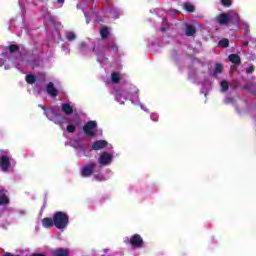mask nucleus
I'll return each instance as SVG.
<instances>
[{
    "label": "nucleus",
    "instance_id": "obj_1",
    "mask_svg": "<svg viewBox=\"0 0 256 256\" xmlns=\"http://www.w3.org/2000/svg\"><path fill=\"white\" fill-rule=\"evenodd\" d=\"M27 61H31L29 56L19 54V46L10 45L8 52L0 54V67L4 69H11V67H16V69H21L23 65H27Z\"/></svg>",
    "mask_w": 256,
    "mask_h": 256
},
{
    "label": "nucleus",
    "instance_id": "obj_2",
    "mask_svg": "<svg viewBox=\"0 0 256 256\" xmlns=\"http://www.w3.org/2000/svg\"><path fill=\"white\" fill-rule=\"evenodd\" d=\"M41 109H44L46 117L49 121H53L56 125H60L61 129H64L63 123H67L66 131L73 133L77 127L81 125V118L79 116H72L71 118L63 117L61 111L57 108H50L45 110V107L39 105Z\"/></svg>",
    "mask_w": 256,
    "mask_h": 256
},
{
    "label": "nucleus",
    "instance_id": "obj_3",
    "mask_svg": "<svg viewBox=\"0 0 256 256\" xmlns=\"http://www.w3.org/2000/svg\"><path fill=\"white\" fill-rule=\"evenodd\" d=\"M114 97L120 105H125V101L137 103L139 101V89L131 83H125L121 89L115 90Z\"/></svg>",
    "mask_w": 256,
    "mask_h": 256
},
{
    "label": "nucleus",
    "instance_id": "obj_4",
    "mask_svg": "<svg viewBox=\"0 0 256 256\" xmlns=\"http://www.w3.org/2000/svg\"><path fill=\"white\" fill-rule=\"evenodd\" d=\"M15 165H17V161L14 160L13 156L9 150H1L0 151V168L3 173H7L9 171H13L15 169Z\"/></svg>",
    "mask_w": 256,
    "mask_h": 256
},
{
    "label": "nucleus",
    "instance_id": "obj_5",
    "mask_svg": "<svg viewBox=\"0 0 256 256\" xmlns=\"http://www.w3.org/2000/svg\"><path fill=\"white\" fill-rule=\"evenodd\" d=\"M239 14L234 10H230L227 13H220L215 17L216 23L218 25H228V23H239Z\"/></svg>",
    "mask_w": 256,
    "mask_h": 256
},
{
    "label": "nucleus",
    "instance_id": "obj_6",
    "mask_svg": "<svg viewBox=\"0 0 256 256\" xmlns=\"http://www.w3.org/2000/svg\"><path fill=\"white\" fill-rule=\"evenodd\" d=\"M83 131L86 137H89L90 139L97 137V133L98 135H103L102 131L97 130V121H88L83 126Z\"/></svg>",
    "mask_w": 256,
    "mask_h": 256
},
{
    "label": "nucleus",
    "instance_id": "obj_7",
    "mask_svg": "<svg viewBox=\"0 0 256 256\" xmlns=\"http://www.w3.org/2000/svg\"><path fill=\"white\" fill-rule=\"evenodd\" d=\"M53 221L57 229H65L69 225V216L63 212H56L53 216Z\"/></svg>",
    "mask_w": 256,
    "mask_h": 256
},
{
    "label": "nucleus",
    "instance_id": "obj_8",
    "mask_svg": "<svg viewBox=\"0 0 256 256\" xmlns=\"http://www.w3.org/2000/svg\"><path fill=\"white\" fill-rule=\"evenodd\" d=\"M113 158V152L103 151L98 157V163L102 167H109L113 163Z\"/></svg>",
    "mask_w": 256,
    "mask_h": 256
},
{
    "label": "nucleus",
    "instance_id": "obj_9",
    "mask_svg": "<svg viewBox=\"0 0 256 256\" xmlns=\"http://www.w3.org/2000/svg\"><path fill=\"white\" fill-rule=\"evenodd\" d=\"M97 169V164L92 163L84 166L81 170L82 177H91L93 173H95V170Z\"/></svg>",
    "mask_w": 256,
    "mask_h": 256
},
{
    "label": "nucleus",
    "instance_id": "obj_10",
    "mask_svg": "<svg viewBox=\"0 0 256 256\" xmlns=\"http://www.w3.org/2000/svg\"><path fill=\"white\" fill-rule=\"evenodd\" d=\"M94 53H96L97 61L100 65H105L107 63V57H105V48H94Z\"/></svg>",
    "mask_w": 256,
    "mask_h": 256
},
{
    "label": "nucleus",
    "instance_id": "obj_11",
    "mask_svg": "<svg viewBox=\"0 0 256 256\" xmlns=\"http://www.w3.org/2000/svg\"><path fill=\"white\" fill-rule=\"evenodd\" d=\"M108 143L105 140H97L92 144V150L93 151H101V149H105L107 147Z\"/></svg>",
    "mask_w": 256,
    "mask_h": 256
},
{
    "label": "nucleus",
    "instance_id": "obj_12",
    "mask_svg": "<svg viewBox=\"0 0 256 256\" xmlns=\"http://www.w3.org/2000/svg\"><path fill=\"white\" fill-rule=\"evenodd\" d=\"M130 243L132 245V247H142L143 245V239L141 238V236L135 234L131 240Z\"/></svg>",
    "mask_w": 256,
    "mask_h": 256
},
{
    "label": "nucleus",
    "instance_id": "obj_13",
    "mask_svg": "<svg viewBox=\"0 0 256 256\" xmlns=\"http://www.w3.org/2000/svg\"><path fill=\"white\" fill-rule=\"evenodd\" d=\"M46 91L48 95H50V97H57L58 95V91L55 89V85L53 84V82L48 83Z\"/></svg>",
    "mask_w": 256,
    "mask_h": 256
},
{
    "label": "nucleus",
    "instance_id": "obj_14",
    "mask_svg": "<svg viewBox=\"0 0 256 256\" xmlns=\"http://www.w3.org/2000/svg\"><path fill=\"white\" fill-rule=\"evenodd\" d=\"M70 147H73L74 149H77L78 151L85 153V148L83 146H81V139L71 140Z\"/></svg>",
    "mask_w": 256,
    "mask_h": 256
},
{
    "label": "nucleus",
    "instance_id": "obj_15",
    "mask_svg": "<svg viewBox=\"0 0 256 256\" xmlns=\"http://www.w3.org/2000/svg\"><path fill=\"white\" fill-rule=\"evenodd\" d=\"M62 111L65 115H71L73 113V106L71 103H64L62 104Z\"/></svg>",
    "mask_w": 256,
    "mask_h": 256
},
{
    "label": "nucleus",
    "instance_id": "obj_16",
    "mask_svg": "<svg viewBox=\"0 0 256 256\" xmlns=\"http://www.w3.org/2000/svg\"><path fill=\"white\" fill-rule=\"evenodd\" d=\"M42 225L43 227H45L46 229H49L50 227H53V225H55V222L53 219L51 218H44L42 220Z\"/></svg>",
    "mask_w": 256,
    "mask_h": 256
},
{
    "label": "nucleus",
    "instance_id": "obj_17",
    "mask_svg": "<svg viewBox=\"0 0 256 256\" xmlns=\"http://www.w3.org/2000/svg\"><path fill=\"white\" fill-rule=\"evenodd\" d=\"M65 37L67 41H75V39H77V34L73 31H68L66 32Z\"/></svg>",
    "mask_w": 256,
    "mask_h": 256
},
{
    "label": "nucleus",
    "instance_id": "obj_18",
    "mask_svg": "<svg viewBox=\"0 0 256 256\" xmlns=\"http://www.w3.org/2000/svg\"><path fill=\"white\" fill-rule=\"evenodd\" d=\"M111 81L112 83H119V81H121V74L118 72H113L111 74Z\"/></svg>",
    "mask_w": 256,
    "mask_h": 256
},
{
    "label": "nucleus",
    "instance_id": "obj_19",
    "mask_svg": "<svg viewBox=\"0 0 256 256\" xmlns=\"http://www.w3.org/2000/svg\"><path fill=\"white\" fill-rule=\"evenodd\" d=\"M186 35L188 37L195 35V26L187 25L186 26Z\"/></svg>",
    "mask_w": 256,
    "mask_h": 256
},
{
    "label": "nucleus",
    "instance_id": "obj_20",
    "mask_svg": "<svg viewBox=\"0 0 256 256\" xmlns=\"http://www.w3.org/2000/svg\"><path fill=\"white\" fill-rule=\"evenodd\" d=\"M185 11H188V13H193V11H195V6H193V4L187 2L183 5Z\"/></svg>",
    "mask_w": 256,
    "mask_h": 256
},
{
    "label": "nucleus",
    "instance_id": "obj_21",
    "mask_svg": "<svg viewBox=\"0 0 256 256\" xmlns=\"http://www.w3.org/2000/svg\"><path fill=\"white\" fill-rule=\"evenodd\" d=\"M100 35L103 39H105V37H107V35H109V28H107V26H102L100 28Z\"/></svg>",
    "mask_w": 256,
    "mask_h": 256
},
{
    "label": "nucleus",
    "instance_id": "obj_22",
    "mask_svg": "<svg viewBox=\"0 0 256 256\" xmlns=\"http://www.w3.org/2000/svg\"><path fill=\"white\" fill-rule=\"evenodd\" d=\"M222 72H223V65L216 64L213 75L216 77V75H220V73H222Z\"/></svg>",
    "mask_w": 256,
    "mask_h": 256
},
{
    "label": "nucleus",
    "instance_id": "obj_23",
    "mask_svg": "<svg viewBox=\"0 0 256 256\" xmlns=\"http://www.w3.org/2000/svg\"><path fill=\"white\" fill-rule=\"evenodd\" d=\"M229 60L231 61V63H234L235 65H237V63L240 62L239 56L237 54L229 55Z\"/></svg>",
    "mask_w": 256,
    "mask_h": 256
},
{
    "label": "nucleus",
    "instance_id": "obj_24",
    "mask_svg": "<svg viewBox=\"0 0 256 256\" xmlns=\"http://www.w3.org/2000/svg\"><path fill=\"white\" fill-rule=\"evenodd\" d=\"M220 87H221L222 93H225V91L229 89V83L226 80H223L220 82Z\"/></svg>",
    "mask_w": 256,
    "mask_h": 256
},
{
    "label": "nucleus",
    "instance_id": "obj_25",
    "mask_svg": "<svg viewBox=\"0 0 256 256\" xmlns=\"http://www.w3.org/2000/svg\"><path fill=\"white\" fill-rule=\"evenodd\" d=\"M94 179L95 181H107V176L101 174V173H98V174H94Z\"/></svg>",
    "mask_w": 256,
    "mask_h": 256
},
{
    "label": "nucleus",
    "instance_id": "obj_26",
    "mask_svg": "<svg viewBox=\"0 0 256 256\" xmlns=\"http://www.w3.org/2000/svg\"><path fill=\"white\" fill-rule=\"evenodd\" d=\"M7 203H9V198L7 195L0 193V205H5Z\"/></svg>",
    "mask_w": 256,
    "mask_h": 256
},
{
    "label": "nucleus",
    "instance_id": "obj_27",
    "mask_svg": "<svg viewBox=\"0 0 256 256\" xmlns=\"http://www.w3.org/2000/svg\"><path fill=\"white\" fill-rule=\"evenodd\" d=\"M54 255L55 256H67L68 252H67V250H63V249H56L54 251Z\"/></svg>",
    "mask_w": 256,
    "mask_h": 256
},
{
    "label": "nucleus",
    "instance_id": "obj_28",
    "mask_svg": "<svg viewBox=\"0 0 256 256\" xmlns=\"http://www.w3.org/2000/svg\"><path fill=\"white\" fill-rule=\"evenodd\" d=\"M26 82L29 83L30 85H33V83H35V76L31 74L27 75Z\"/></svg>",
    "mask_w": 256,
    "mask_h": 256
},
{
    "label": "nucleus",
    "instance_id": "obj_29",
    "mask_svg": "<svg viewBox=\"0 0 256 256\" xmlns=\"http://www.w3.org/2000/svg\"><path fill=\"white\" fill-rule=\"evenodd\" d=\"M219 47H229V40L228 39H222L218 43Z\"/></svg>",
    "mask_w": 256,
    "mask_h": 256
},
{
    "label": "nucleus",
    "instance_id": "obj_30",
    "mask_svg": "<svg viewBox=\"0 0 256 256\" xmlns=\"http://www.w3.org/2000/svg\"><path fill=\"white\" fill-rule=\"evenodd\" d=\"M220 3H221L224 7H231V0H220Z\"/></svg>",
    "mask_w": 256,
    "mask_h": 256
},
{
    "label": "nucleus",
    "instance_id": "obj_31",
    "mask_svg": "<svg viewBox=\"0 0 256 256\" xmlns=\"http://www.w3.org/2000/svg\"><path fill=\"white\" fill-rule=\"evenodd\" d=\"M85 49H87V43L81 42L79 45V50L83 52Z\"/></svg>",
    "mask_w": 256,
    "mask_h": 256
},
{
    "label": "nucleus",
    "instance_id": "obj_32",
    "mask_svg": "<svg viewBox=\"0 0 256 256\" xmlns=\"http://www.w3.org/2000/svg\"><path fill=\"white\" fill-rule=\"evenodd\" d=\"M29 65L32 67V69H35V67L39 65V60H33L32 62H29Z\"/></svg>",
    "mask_w": 256,
    "mask_h": 256
},
{
    "label": "nucleus",
    "instance_id": "obj_33",
    "mask_svg": "<svg viewBox=\"0 0 256 256\" xmlns=\"http://www.w3.org/2000/svg\"><path fill=\"white\" fill-rule=\"evenodd\" d=\"M62 50L67 54H69V44L62 45Z\"/></svg>",
    "mask_w": 256,
    "mask_h": 256
},
{
    "label": "nucleus",
    "instance_id": "obj_34",
    "mask_svg": "<svg viewBox=\"0 0 256 256\" xmlns=\"http://www.w3.org/2000/svg\"><path fill=\"white\" fill-rule=\"evenodd\" d=\"M138 105H140V108L142 109V111H145V113H149V110L147 109V107H145V105L138 103Z\"/></svg>",
    "mask_w": 256,
    "mask_h": 256
},
{
    "label": "nucleus",
    "instance_id": "obj_35",
    "mask_svg": "<svg viewBox=\"0 0 256 256\" xmlns=\"http://www.w3.org/2000/svg\"><path fill=\"white\" fill-rule=\"evenodd\" d=\"M110 47H111V49L114 51V53H117V45H115V44H111L110 45Z\"/></svg>",
    "mask_w": 256,
    "mask_h": 256
},
{
    "label": "nucleus",
    "instance_id": "obj_36",
    "mask_svg": "<svg viewBox=\"0 0 256 256\" xmlns=\"http://www.w3.org/2000/svg\"><path fill=\"white\" fill-rule=\"evenodd\" d=\"M246 73H253V66L248 67Z\"/></svg>",
    "mask_w": 256,
    "mask_h": 256
},
{
    "label": "nucleus",
    "instance_id": "obj_37",
    "mask_svg": "<svg viewBox=\"0 0 256 256\" xmlns=\"http://www.w3.org/2000/svg\"><path fill=\"white\" fill-rule=\"evenodd\" d=\"M58 5H60V7L63 6V3H65V0H57Z\"/></svg>",
    "mask_w": 256,
    "mask_h": 256
},
{
    "label": "nucleus",
    "instance_id": "obj_38",
    "mask_svg": "<svg viewBox=\"0 0 256 256\" xmlns=\"http://www.w3.org/2000/svg\"><path fill=\"white\" fill-rule=\"evenodd\" d=\"M225 102L226 103H233V100H232V98H226Z\"/></svg>",
    "mask_w": 256,
    "mask_h": 256
},
{
    "label": "nucleus",
    "instance_id": "obj_39",
    "mask_svg": "<svg viewBox=\"0 0 256 256\" xmlns=\"http://www.w3.org/2000/svg\"><path fill=\"white\" fill-rule=\"evenodd\" d=\"M163 25H165L166 27H169V24L167 23V20H163Z\"/></svg>",
    "mask_w": 256,
    "mask_h": 256
},
{
    "label": "nucleus",
    "instance_id": "obj_40",
    "mask_svg": "<svg viewBox=\"0 0 256 256\" xmlns=\"http://www.w3.org/2000/svg\"><path fill=\"white\" fill-rule=\"evenodd\" d=\"M0 193H5V188L0 187Z\"/></svg>",
    "mask_w": 256,
    "mask_h": 256
},
{
    "label": "nucleus",
    "instance_id": "obj_41",
    "mask_svg": "<svg viewBox=\"0 0 256 256\" xmlns=\"http://www.w3.org/2000/svg\"><path fill=\"white\" fill-rule=\"evenodd\" d=\"M32 256H45L43 254H33Z\"/></svg>",
    "mask_w": 256,
    "mask_h": 256
},
{
    "label": "nucleus",
    "instance_id": "obj_42",
    "mask_svg": "<svg viewBox=\"0 0 256 256\" xmlns=\"http://www.w3.org/2000/svg\"><path fill=\"white\" fill-rule=\"evenodd\" d=\"M86 17V23H89V19L87 18V14H85Z\"/></svg>",
    "mask_w": 256,
    "mask_h": 256
},
{
    "label": "nucleus",
    "instance_id": "obj_43",
    "mask_svg": "<svg viewBox=\"0 0 256 256\" xmlns=\"http://www.w3.org/2000/svg\"><path fill=\"white\" fill-rule=\"evenodd\" d=\"M161 31H167V28L162 27Z\"/></svg>",
    "mask_w": 256,
    "mask_h": 256
},
{
    "label": "nucleus",
    "instance_id": "obj_44",
    "mask_svg": "<svg viewBox=\"0 0 256 256\" xmlns=\"http://www.w3.org/2000/svg\"><path fill=\"white\" fill-rule=\"evenodd\" d=\"M151 119H152V121H157V119L153 118V116H151Z\"/></svg>",
    "mask_w": 256,
    "mask_h": 256
},
{
    "label": "nucleus",
    "instance_id": "obj_45",
    "mask_svg": "<svg viewBox=\"0 0 256 256\" xmlns=\"http://www.w3.org/2000/svg\"><path fill=\"white\" fill-rule=\"evenodd\" d=\"M244 25H245L246 27H249V25H248L247 23H244Z\"/></svg>",
    "mask_w": 256,
    "mask_h": 256
}]
</instances>
